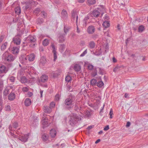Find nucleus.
I'll return each instance as SVG.
<instances>
[{"label":"nucleus","mask_w":148,"mask_h":148,"mask_svg":"<svg viewBox=\"0 0 148 148\" xmlns=\"http://www.w3.org/2000/svg\"><path fill=\"white\" fill-rule=\"evenodd\" d=\"M82 117L81 116L77 114L72 113L70 115L69 123L72 126H74L78 121L81 120Z\"/></svg>","instance_id":"nucleus-1"},{"label":"nucleus","mask_w":148,"mask_h":148,"mask_svg":"<svg viewBox=\"0 0 148 148\" xmlns=\"http://www.w3.org/2000/svg\"><path fill=\"white\" fill-rule=\"evenodd\" d=\"M2 59L8 62L13 61L15 59V57L11 54L9 53L8 51H5L3 55Z\"/></svg>","instance_id":"nucleus-2"},{"label":"nucleus","mask_w":148,"mask_h":148,"mask_svg":"<svg viewBox=\"0 0 148 148\" xmlns=\"http://www.w3.org/2000/svg\"><path fill=\"white\" fill-rule=\"evenodd\" d=\"M74 96L69 97L68 98L64 100V104L66 106V108L69 109L71 108V106L72 105V103L74 101L73 97Z\"/></svg>","instance_id":"nucleus-3"},{"label":"nucleus","mask_w":148,"mask_h":148,"mask_svg":"<svg viewBox=\"0 0 148 148\" xmlns=\"http://www.w3.org/2000/svg\"><path fill=\"white\" fill-rule=\"evenodd\" d=\"M36 40V37L33 36H29L26 38V42L27 43H33V46L35 45V42Z\"/></svg>","instance_id":"nucleus-4"},{"label":"nucleus","mask_w":148,"mask_h":148,"mask_svg":"<svg viewBox=\"0 0 148 148\" xmlns=\"http://www.w3.org/2000/svg\"><path fill=\"white\" fill-rule=\"evenodd\" d=\"M29 134H27L23 135H20L19 136H18V139L22 142L25 143L27 142Z\"/></svg>","instance_id":"nucleus-5"},{"label":"nucleus","mask_w":148,"mask_h":148,"mask_svg":"<svg viewBox=\"0 0 148 148\" xmlns=\"http://www.w3.org/2000/svg\"><path fill=\"white\" fill-rule=\"evenodd\" d=\"M95 31V28L92 25L89 26L87 28V32L90 34H92Z\"/></svg>","instance_id":"nucleus-6"},{"label":"nucleus","mask_w":148,"mask_h":148,"mask_svg":"<svg viewBox=\"0 0 148 148\" xmlns=\"http://www.w3.org/2000/svg\"><path fill=\"white\" fill-rule=\"evenodd\" d=\"M46 60L45 57L43 56L41 58V59L39 62V65L40 66H44L46 63Z\"/></svg>","instance_id":"nucleus-7"},{"label":"nucleus","mask_w":148,"mask_h":148,"mask_svg":"<svg viewBox=\"0 0 148 148\" xmlns=\"http://www.w3.org/2000/svg\"><path fill=\"white\" fill-rule=\"evenodd\" d=\"M51 46L53 48L52 52L53 54L54 61H55L57 59V52L55 45L53 44H51Z\"/></svg>","instance_id":"nucleus-8"},{"label":"nucleus","mask_w":148,"mask_h":148,"mask_svg":"<svg viewBox=\"0 0 148 148\" xmlns=\"http://www.w3.org/2000/svg\"><path fill=\"white\" fill-rule=\"evenodd\" d=\"M8 71V68L4 65H2L0 66V73H5Z\"/></svg>","instance_id":"nucleus-9"},{"label":"nucleus","mask_w":148,"mask_h":148,"mask_svg":"<svg viewBox=\"0 0 148 148\" xmlns=\"http://www.w3.org/2000/svg\"><path fill=\"white\" fill-rule=\"evenodd\" d=\"M43 108L44 112L46 113H50L52 111V109L48 106H44Z\"/></svg>","instance_id":"nucleus-10"},{"label":"nucleus","mask_w":148,"mask_h":148,"mask_svg":"<svg viewBox=\"0 0 148 148\" xmlns=\"http://www.w3.org/2000/svg\"><path fill=\"white\" fill-rule=\"evenodd\" d=\"M61 14L63 20H66L67 18L68 15L67 12L65 10H63L62 11Z\"/></svg>","instance_id":"nucleus-11"},{"label":"nucleus","mask_w":148,"mask_h":148,"mask_svg":"<svg viewBox=\"0 0 148 148\" xmlns=\"http://www.w3.org/2000/svg\"><path fill=\"white\" fill-rule=\"evenodd\" d=\"M81 102L79 101L76 102L74 107V110H75L78 111L80 110L81 108Z\"/></svg>","instance_id":"nucleus-12"},{"label":"nucleus","mask_w":148,"mask_h":148,"mask_svg":"<svg viewBox=\"0 0 148 148\" xmlns=\"http://www.w3.org/2000/svg\"><path fill=\"white\" fill-rule=\"evenodd\" d=\"M99 80L97 81L96 86L99 88H101L104 86V84L101 80V77H99Z\"/></svg>","instance_id":"nucleus-13"},{"label":"nucleus","mask_w":148,"mask_h":148,"mask_svg":"<svg viewBox=\"0 0 148 148\" xmlns=\"http://www.w3.org/2000/svg\"><path fill=\"white\" fill-rule=\"evenodd\" d=\"M13 41L15 44L18 45L20 44L21 40L18 36H16L13 38Z\"/></svg>","instance_id":"nucleus-14"},{"label":"nucleus","mask_w":148,"mask_h":148,"mask_svg":"<svg viewBox=\"0 0 148 148\" xmlns=\"http://www.w3.org/2000/svg\"><path fill=\"white\" fill-rule=\"evenodd\" d=\"M42 124L43 125V128L47 127L48 125V123H47V119L45 118L43 119L41 122Z\"/></svg>","instance_id":"nucleus-15"},{"label":"nucleus","mask_w":148,"mask_h":148,"mask_svg":"<svg viewBox=\"0 0 148 148\" xmlns=\"http://www.w3.org/2000/svg\"><path fill=\"white\" fill-rule=\"evenodd\" d=\"M31 100L29 98H26L25 100V105L26 106H30L31 104Z\"/></svg>","instance_id":"nucleus-16"},{"label":"nucleus","mask_w":148,"mask_h":148,"mask_svg":"<svg viewBox=\"0 0 148 148\" xmlns=\"http://www.w3.org/2000/svg\"><path fill=\"white\" fill-rule=\"evenodd\" d=\"M35 55L33 53H32L30 55L27 56V58L30 61H33L35 59Z\"/></svg>","instance_id":"nucleus-17"},{"label":"nucleus","mask_w":148,"mask_h":148,"mask_svg":"<svg viewBox=\"0 0 148 148\" xmlns=\"http://www.w3.org/2000/svg\"><path fill=\"white\" fill-rule=\"evenodd\" d=\"M48 79V76L45 75H43L40 78V80L41 82H46Z\"/></svg>","instance_id":"nucleus-18"},{"label":"nucleus","mask_w":148,"mask_h":148,"mask_svg":"<svg viewBox=\"0 0 148 148\" xmlns=\"http://www.w3.org/2000/svg\"><path fill=\"white\" fill-rule=\"evenodd\" d=\"M15 95L14 93L11 92L9 95L8 99L11 101L13 100L15 98Z\"/></svg>","instance_id":"nucleus-19"},{"label":"nucleus","mask_w":148,"mask_h":148,"mask_svg":"<svg viewBox=\"0 0 148 148\" xmlns=\"http://www.w3.org/2000/svg\"><path fill=\"white\" fill-rule=\"evenodd\" d=\"M19 49L16 47H14L12 49V53L14 54H16L19 52Z\"/></svg>","instance_id":"nucleus-20"},{"label":"nucleus","mask_w":148,"mask_h":148,"mask_svg":"<svg viewBox=\"0 0 148 148\" xmlns=\"http://www.w3.org/2000/svg\"><path fill=\"white\" fill-rule=\"evenodd\" d=\"M92 14L94 17H97L100 14V13L99 11L95 10L93 11Z\"/></svg>","instance_id":"nucleus-21"},{"label":"nucleus","mask_w":148,"mask_h":148,"mask_svg":"<svg viewBox=\"0 0 148 148\" xmlns=\"http://www.w3.org/2000/svg\"><path fill=\"white\" fill-rule=\"evenodd\" d=\"M15 13L17 14H19L21 13V9L19 7L17 6L14 9Z\"/></svg>","instance_id":"nucleus-22"},{"label":"nucleus","mask_w":148,"mask_h":148,"mask_svg":"<svg viewBox=\"0 0 148 148\" xmlns=\"http://www.w3.org/2000/svg\"><path fill=\"white\" fill-rule=\"evenodd\" d=\"M56 132L55 130L51 129L50 132V134L52 137H54L56 135Z\"/></svg>","instance_id":"nucleus-23"},{"label":"nucleus","mask_w":148,"mask_h":148,"mask_svg":"<svg viewBox=\"0 0 148 148\" xmlns=\"http://www.w3.org/2000/svg\"><path fill=\"white\" fill-rule=\"evenodd\" d=\"M74 69L76 71H79L81 69V66L79 64H76L74 66Z\"/></svg>","instance_id":"nucleus-24"},{"label":"nucleus","mask_w":148,"mask_h":148,"mask_svg":"<svg viewBox=\"0 0 148 148\" xmlns=\"http://www.w3.org/2000/svg\"><path fill=\"white\" fill-rule=\"evenodd\" d=\"M97 81L95 79H92L90 80V84L92 86L97 85Z\"/></svg>","instance_id":"nucleus-25"},{"label":"nucleus","mask_w":148,"mask_h":148,"mask_svg":"<svg viewBox=\"0 0 148 148\" xmlns=\"http://www.w3.org/2000/svg\"><path fill=\"white\" fill-rule=\"evenodd\" d=\"M27 81V79L25 76L22 77L21 78L20 82L22 83H25Z\"/></svg>","instance_id":"nucleus-26"},{"label":"nucleus","mask_w":148,"mask_h":148,"mask_svg":"<svg viewBox=\"0 0 148 148\" xmlns=\"http://www.w3.org/2000/svg\"><path fill=\"white\" fill-rule=\"evenodd\" d=\"M8 42H5L1 46V51H4L6 48Z\"/></svg>","instance_id":"nucleus-27"},{"label":"nucleus","mask_w":148,"mask_h":148,"mask_svg":"<svg viewBox=\"0 0 148 148\" xmlns=\"http://www.w3.org/2000/svg\"><path fill=\"white\" fill-rule=\"evenodd\" d=\"M110 24L108 21H106L103 22V25L105 28H107L110 26Z\"/></svg>","instance_id":"nucleus-28"},{"label":"nucleus","mask_w":148,"mask_h":148,"mask_svg":"<svg viewBox=\"0 0 148 148\" xmlns=\"http://www.w3.org/2000/svg\"><path fill=\"white\" fill-rule=\"evenodd\" d=\"M95 43L93 41H90L89 44V47L90 48H93L95 47Z\"/></svg>","instance_id":"nucleus-29"},{"label":"nucleus","mask_w":148,"mask_h":148,"mask_svg":"<svg viewBox=\"0 0 148 148\" xmlns=\"http://www.w3.org/2000/svg\"><path fill=\"white\" fill-rule=\"evenodd\" d=\"M77 16H77V13L76 12H75L74 11H72V18L74 19H75V18H77Z\"/></svg>","instance_id":"nucleus-30"},{"label":"nucleus","mask_w":148,"mask_h":148,"mask_svg":"<svg viewBox=\"0 0 148 148\" xmlns=\"http://www.w3.org/2000/svg\"><path fill=\"white\" fill-rule=\"evenodd\" d=\"M49 43V40L46 39H44L42 42V45L44 46H47Z\"/></svg>","instance_id":"nucleus-31"},{"label":"nucleus","mask_w":148,"mask_h":148,"mask_svg":"<svg viewBox=\"0 0 148 148\" xmlns=\"http://www.w3.org/2000/svg\"><path fill=\"white\" fill-rule=\"evenodd\" d=\"M145 28L142 25H141L139 26L138 28V31L139 32H142L144 30Z\"/></svg>","instance_id":"nucleus-32"},{"label":"nucleus","mask_w":148,"mask_h":148,"mask_svg":"<svg viewBox=\"0 0 148 148\" xmlns=\"http://www.w3.org/2000/svg\"><path fill=\"white\" fill-rule=\"evenodd\" d=\"M64 48L65 45L64 44H61L60 45L59 49L61 52L62 53L63 52L64 50Z\"/></svg>","instance_id":"nucleus-33"},{"label":"nucleus","mask_w":148,"mask_h":148,"mask_svg":"<svg viewBox=\"0 0 148 148\" xmlns=\"http://www.w3.org/2000/svg\"><path fill=\"white\" fill-rule=\"evenodd\" d=\"M65 39L64 37L62 36H60L59 38V41L60 43H62L64 41Z\"/></svg>","instance_id":"nucleus-34"},{"label":"nucleus","mask_w":148,"mask_h":148,"mask_svg":"<svg viewBox=\"0 0 148 148\" xmlns=\"http://www.w3.org/2000/svg\"><path fill=\"white\" fill-rule=\"evenodd\" d=\"M96 3L95 0H88V3L89 5H92Z\"/></svg>","instance_id":"nucleus-35"},{"label":"nucleus","mask_w":148,"mask_h":148,"mask_svg":"<svg viewBox=\"0 0 148 148\" xmlns=\"http://www.w3.org/2000/svg\"><path fill=\"white\" fill-rule=\"evenodd\" d=\"M65 79L66 81L69 82L71 81V78L69 75H67Z\"/></svg>","instance_id":"nucleus-36"},{"label":"nucleus","mask_w":148,"mask_h":148,"mask_svg":"<svg viewBox=\"0 0 148 148\" xmlns=\"http://www.w3.org/2000/svg\"><path fill=\"white\" fill-rule=\"evenodd\" d=\"M40 9L39 8H36L34 10V12L36 15L38 14L40 12Z\"/></svg>","instance_id":"nucleus-37"},{"label":"nucleus","mask_w":148,"mask_h":148,"mask_svg":"<svg viewBox=\"0 0 148 148\" xmlns=\"http://www.w3.org/2000/svg\"><path fill=\"white\" fill-rule=\"evenodd\" d=\"M94 66L92 64H88V69L89 70H92L93 69Z\"/></svg>","instance_id":"nucleus-38"},{"label":"nucleus","mask_w":148,"mask_h":148,"mask_svg":"<svg viewBox=\"0 0 148 148\" xmlns=\"http://www.w3.org/2000/svg\"><path fill=\"white\" fill-rule=\"evenodd\" d=\"M9 89L8 88H6L3 94L5 95H7L8 93Z\"/></svg>","instance_id":"nucleus-39"},{"label":"nucleus","mask_w":148,"mask_h":148,"mask_svg":"<svg viewBox=\"0 0 148 148\" xmlns=\"http://www.w3.org/2000/svg\"><path fill=\"white\" fill-rule=\"evenodd\" d=\"M40 14L42 16L43 18H45L47 15V14L43 11L41 12Z\"/></svg>","instance_id":"nucleus-40"},{"label":"nucleus","mask_w":148,"mask_h":148,"mask_svg":"<svg viewBox=\"0 0 148 148\" xmlns=\"http://www.w3.org/2000/svg\"><path fill=\"white\" fill-rule=\"evenodd\" d=\"M18 123L16 122H14L12 124V127L15 129L17 128L18 127Z\"/></svg>","instance_id":"nucleus-41"},{"label":"nucleus","mask_w":148,"mask_h":148,"mask_svg":"<svg viewBox=\"0 0 148 148\" xmlns=\"http://www.w3.org/2000/svg\"><path fill=\"white\" fill-rule=\"evenodd\" d=\"M69 28H68L66 26H64V33H65L66 34L68 32L69 30Z\"/></svg>","instance_id":"nucleus-42"},{"label":"nucleus","mask_w":148,"mask_h":148,"mask_svg":"<svg viewBox=\"0 0 148 148\" xmlns=\"http://www.w3.org/2000/svg\"><path fill=\"white\" fill-rule=\"evenodd\" d=\"M91 75L93 77H95L96 75H97V70L96 69L92 73Z\"/></svg>","instance_id":"nucleus-43"},{"label":"nucleus","mask_w":148,"mask_h":148,"mask_svg":"<svg viewBox=\"0 0 148 148\" xmlns=\"http://www.w3.org/2000/svg\"><path fill=\"white\" fill-rule=\"evenodd\" d=\"M15 77L13 76H11L9 78V80L12 82H14L15 81Z\"/></svg>","instance_id":"nucleus-44"},{"label":"nucleus","mask_w":148,"mask_h":148,"mask_svg":"<svg viewBox=\"0 0 148 148\" xmlns=\"http://www.w3.org/2000/svg\"><path fill=\"white\" fill-rule=\"evenodd\" d=\"M55 104L54 102H52L50 104L49 107H51V108H53L55 106Z\"/></svg>","instance_id":"nucleus-45"},{"label":"nucleus","mask_w":148,"mask_h":148,"mask_svg":"<svg viewBox=\"0 0 148 148\" xmlns=\"http://www.w3.org/2000/svg\"><path fill=\"white\" fill-rule=\"evenodd\" d=\"M22 58L23 59V61L22 62H25L26 60L28 59V58H27V56L25 57L24 56L22 57Z\"/></svg>","instance_id":"nucleus-46"},{"label":"nucleus","mask_w":148,"mask_h":148,"mask_svg":"<svg viewBox=\"0 0 148 148\" xmlns=\"http://www.w3.org/2000/svg\"><path fill=\"white\" fill-rule=\"evenodd\" d=\"M42 137L43 140L45 141H46L47 139V137L46 136V135L45 134L42 135Z\"/></svg>","instance_id":"nucleus-47"},{"label":"nucleus","mask_w":148,"mask_h":148,"mask_svg":"<svg viewBox=\"0 0 148 148\" xmlns=\"http://www.w3.org/2000/svg\"><path fill=\"white\" fill-rule=\"evenodd\" d=\"M5 110L8 111H10L11 110L10 107L9 105H7L5 107Z\"/></svg>","instance_id":"nucleus-48"},{"label":"nucleus","mask_w":148,"mask_h":148,"mask_svg":"<svg viewBox=\"0 0 148 148\" xmlns=\"http://www.w3.org/2000/svg\"><path fill=\"white\" fill-rule=\"evenodd\" d=\"M87 53V50L86 49L80 55V56L83 57L85 56Z\"/></svg>","instance_id":"nucleus-49"},{"label":"nucleus","mask_w":148,"mask_h":148,"mask_svg":"<svg viewBox=\"0 0 148 148\" xmlns=\"http://www.w3.org/2000/svg\"><path fill=\"white\" fill-rule=\"evenodd\" d=\"M113 114V110H112V109L111 108L110 109V113H109V115H110V118H112L113 117L112 116V115Z\"/></svg>","instance_id":"nucleus-50"},{"label":"nucleus","mask_w":148,"mask_h":148,"mask_svg":"<svg viewBox=\"0 0 148 148\" xmlns=\"http://www.w3.org/2000/svg\"><path fill=\"white\" fill-rule=\"evenodd\" d=\"M10 135L13 136L14 138H18V136L14 134L13 133H12L11 132H10Z\"/></svg>","instance_id":"nucleus-51"},{"label":"nucleus","mask_w":148,"mask_h":148,"mask_svg":"<svg viewBox=\"0 0 148 148\" xmlns=\"http://www.w3.org/2000/svg\"><path fill=\"white\" fill-rule=\"evenodd\" d=\"M28 88L27 87H23L22 89V90L23 92H26L28 90Z\"/></svg>","instance_id":"nucleus-52"},{"label":"nucleus","mask_w":148,"mask_h":148,"mask_svg":"<svg viewBox=\"0 0 148 148\" xmlns=\"http://www.w3.org/2000/svg\"><path fill=\"white\" fill-rule=\"evenodd\" d=\"M59 99V94H56L55 96V99L56 101H58Z\"/></svg>","instance_id":"nucleus-53"},{"label":"nucleus","mask_w":148,"mask_h":148,"mask_svg":"<svg viewBox=\"0 0 148 148\" xmlns=\"http://www.w3.org/2000/svg\"><path fill=\"white\" fill-rule=\"evenodd\" d=\"M52 75H53V77H55L57 75V74L55 72H53L52 73Z\"/></svg>","instance_id":"nucleus-54"},{"label":"nucleus","mask_w":148,"mask_h":148,"mask_svg":"<svg viewBox=\"0 0 148 148\" xmlns=\"http://www.w3.org/2000/svg\"><path fill=\"white\" fill-rule=\"evenodd\" d=\"M109 129V126L108 125H107L104 128L103 130L105 131H107Z\"/></svg>","instance_id":"nucleus-55"},{"label":"nucleus","mask_w":148,"mask_h":148,"mask_svg":"<svg viewBox=\"0 0 148 148\" xmlns=\"http://www.w3.org/2000/svg\"><path fill=\"white\" fill-rule=\"evenodd\" d=\"M89 17L88 16H86L84 19V21H88V20L89 19Z\"/></svg>","instance_id":"nucleus-56"},{"label":"nucleus","mask_w":148,"mask_h":148,"mask_svg":"<svg viewBox=\"0 0 148 148\" xmlns=\"http://www.w3.org/2000/svg\"><path fill=\"white\" fill-rule=\"evenodd\" d=\"M88 23V21H84L83 20V24L84 25L86 26V25Z\"/></svg>","instance_id":"nucleus-57"},{"label":"nucleus","mask_w":148,"mask_h":148,"mask_svg":"<svg viewBox=\"0 0 148 148\" xmlns=\"http://www.w3.org/2000/svg\"><path fill=\"white\" fill-rule=\"evenodd\" d=\"M43 91L42 90H41L40 91V97L41 98H42V97H43L42 94H43Z\"/></svg>","instance_id":"nucleus-58"},{"label":"nucleus","mask_w":148,"mask_h":148,"mask_svg":"<svg viewBox=\"0 0 148 148\" xmlns=\"http://www.w3.org/2000/svg\"><path fill=\"white\" fill-rule=\"evenodd\" d=\"M33 94L31 92H29L28 93V95L29 97H31L32 95Z\"/></svg>","instance_id":"nucleus-59"},{"label":"nucleus","mask_w":148,"mask_h":148,"mask_svg":"<svg viewBox=\"0 0 148 148\" xmlns=\"http://www.w3.org/2000/svg\"><path fill=\"white\" fill-rule=\"evenodd\" d=\"M42 20H43L41 18L40 19H38V23L40 24H41L42 23Z\"/></svg>","instance_id":"nucleus-60"},{"label":"nucleus","mask_w":148,"mask_h":148,"mask_svg":"<svg viewBox=\"0 0 148 148\" xmlns=\"http://www.w3.org/2000/svg\"><path fill=\"white\" fill-rule=\"evenodd\" d=\"M130 125V122H127L126 125V126L127 127H129Z\"/></svg>","instance_id":"nucleus-61"},{"label":"nucleus","mask_w":148,"mask_h":148,"mask_svg":"<svg viewBox=\"0 0 148 148\" xmlns=\"http://www.w3.org/2000/svg\"><path fill=\"white\" fill-rule=\"evenodd\" d=\"M3 39V37L1 36L0 37V43L2 41Z\"/></svg>","instance_id":"nucleus-62"},{"label":"nucleus","mask_w":148,"mask_h":148,"mask_svg":"<svg viewBox=\"0 0 148 148\" xmlns=\"http://www.w3.org/2000/svg\"><path fill=\"white\" fill-rule=\"evenodd\" d=\"M77 1L79 3H83L85 1V0H77Z\"/></svg>","instance_id":"nucleus-63"},{"label":"nucleus","mask_w":148,"mask_h":148,"mask_svg":"<svg viewBox=\"0 0 148 148\" xmlns=\"http://www.w3.org/2000/svg\"><path fill=\"white\" fill-rule=\"evenodd\" d=\"M94 126L93 125H90V126H89L87 128V129L88 130H90V129H91L92 128H93V127Z\"/></svg>","instance_id":"nucleus-64"}]
</instances>
